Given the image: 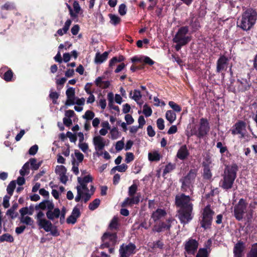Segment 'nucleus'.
Returning <instances> with one entry per match:
<instances>
[{
  "instance_id": "c85d7f7f",
  "label": "nucleus",
  "mask_w": 257,
  "mask_h": 257,
  "mask_svg": "<svg viewBox=\"0 0 257 257\" xmlns=\"http://www.w3.org/2000/svg\"><path fill=\"white\" fill-rule=\"evenodd\" d=\"M246 257H257V243L251 245L250 249L246 253Z\"/></svg>"
},
{
  "instance_id": "6e6552de",
  "label": "nucleus",
  "mask_w": 257,
  "mask_h": 257,
  "mask_svg": "<svg viewBox=\"0 0 257 257\" xmlns=\"http://www.w3.org/2000/svg\"><path fill=\"white\" fill-rule=\"evenodd\" d=\"M214 213V211L211 209L209 205H207L204 208L201 221V227L205 229L210 228Z\"/></svg>"
},
{
  "instance_id": "a18cd8bd",
  "label": "nucleus",
  "mask_w": 257,
  "mask_h": 257,
  "mask_svg": "<svg viewBox=\"0 0 257 257\" xmlns=\"http://www.w3.org/2000/svg\"><path fill=\"white\" fill-rule=\"evenodd\" d=\"M208 252L206 248H200L198 250L196 257H207Z\"/></svg>"
},
{
  "instance_id": "c756f323",
  "label": "nucleus",
  "mask_w": 257,
  "mask_h": 257,
  "mask_svg": "<svg viewBox=\"0 0 257 257\" xmlns=\"http://www.w3.org/2000/svg\"><path fill=\"white\" fill-rule=\"evenodd\" d=\"M174 221L175 220L172 218H169L168 219L166 220V222H163L162 223V231L165 230H169Z\"/></svg>"
},
{
  "instance_id": "39448f33",
  "label": "nucleus",
  "mask_w": 257,
  "mask_h": 257,
  "mask_svg": "<svg viewBox=\"0 0 257 257\" xmlns=\"http://www.w3.org/2000/svg\"><path fill=\"white\" fill-rule=\"evenodd\" d=\"M191 39L192 37L189 34L188 27L179 28L173 39L174 43H176L174 46L176 50L179 51L183 46L188 44Z\"/></svg>"
},
{
  "instance_id": "f3484780",
  "label": "nucleus",
  "mask_w": 257,
  "mask_h": 257,
  "mask_svg": "<svg viewBox=\"0 0 257 257\" xmlns=\"http://www.w3.org/2000/svg\"><path fill=\"white\" fill-rule=\"evenodd\" d=\"M245 248V243L240 240L238 241L233 248L234 257H242Z\"/></svg>"
},
{
  "instance_id": "338daca9",
  "label": "nucleus",
  "mask_w": 257,
  "mask_h": 257,
  "mask_svg": "<svg viewBox=\"0 0 257 257\" xmlns=\"http://www.w3.org/2000/svg\"><path fill=\"white\" fill-rule=\"evenodd\" d=\"M66 136L69 138L70 141L71 142L75 143L77 140L76 136L75 135L73 134L72 133L68 132L67 133Z\"/></svg>"
},
{
  "instance_id": "9d476101",
  "label": "nucleus",
  "mask_w": 257,
  "mask_h": 257,
  "mask_svg": "<svg viewBox=\"0 0 257 257\" xmlns=\"http://www.w3.org/2000/svg\"><path fill=\"white\" fill-rule=\"evenodd\" d=\"M116 234L115 232L106 231L102 237L103 243L101 245V247H107L114 245L116 242Z\"/></svg>"
},
{
  "instance_id": "79ce46f5",
  "label": "nucleus",
  "mask_w": 257,
  "mask_h": 257,
  "mask_svg": "<svg viewBox=\"0 0 257 257\" xmlns=\"http://www.w3.org/2000/svg\"><path fill=\"white\" fill-rule=\"evenodd\" d=\"M66 117L63 118V123L66 126H70L72 122L71 117L73 116L74 113H66Z\"/></svg>"
},
{
  "instance_id": "1a4fd4ad",
  "label": "nucleus",
  "mask_w": 257,
  "mask_h": 257,
  "mask_svg": "<svg viewBox=\"0 0 257 257\" xmlns=\"http://www.w3.org/2000/svg\"><path fill=\"white\" fill-rule=\"evenodd\" d=\"M176 204L180 209H193V204L191 202V199L189 196L182 194L176 197Z\"/></svg>"
},
{
  "instance_id": "f704fd0d",
  "label": "nucleus",
  "mask_w": 257,
  "mask_h": 257,
  "mask_svg": "<svg viewBox=\"0 0 257 257\" xmlns=\"http://www.w3.org/2000/svg\"><path fill=\"white\" fill-rule=\"evenodd\" d=\"M30 166H29V163L28 162H26L24 166H23L22 168L20 171V173L21 175V176H24L26 175H28L30 172Z\"/></svg>"
},
{
  "instance_id": "473e14b6",
  "label": "nucleus",
  "mask_w": 257,
  "mask_h": 257,
  "mask_svg": "<svg viewBox=\"0 0 257 257\" xmlns=\"http://www.w3.org/2000/svg\"><path fill=\"white\" fill-rule=\"evenodd\" d=\"M68 100L72 101L75 96V89L72 87H69L66 91Z\"/></svg>"
},
{
  "instance_id": "052dcab7",
  "label": "nucleus",
  "mask_w": 257,
  "mask_h": 257,
  "mask_svg": "<svg viewBox=\"0 0 257 257\" xmlns=\"http://www.w3.org/2000/svg\"><path fill=\"white\" fill-rule=\"evenodd\" d=\"M126 6L124 4H121L118 9V12L121 16H123L126 14Z\"/></svg>"
},
{
  "instance_id": "20e7f679",
  "label": "nucleus",
  "mask_w": 257,
  "mask_h": 257,
  "mask_svg": "<svg viewBox=\"0 0 257 257\" xmlns=\"http://www.w3.org/2000/svg\"><path fill=\"white\" fill-rule=\"evenodd\" d=\"M237 171L238 167L235 164L225 167L222 174L223 178L220 182V185L223 189L228 190L232 187Z\"/></svg>"
},
{
  "instance_id": "e433bc0d",
  "label": "nucleus",
  "mask_w": 257,
  "mask_h": 257,
  "mask_svg": "<svg viewBox=\"0 0 257 257\" xmlns=\"http://www.w3.org/2000/svg\"><path fill=\"white\" fill-rule=\"evenodd\" d=\"M100 201L99 199H94L91 202L88 206V208L90 210H94L96 209L100 204Z\"/></svg>"
},
{
  "instance_id": "0eeeda50",
  "label": "nucleus",
  "mask_w": 257,
  "mask_h": 257,
  "mask_svg": "<svg viewBox=\"0 0 257 257\" xmlns=\"http://www.w3.org/2000/svg\"><path fill=\"white\" fill-rule=\"evenodd\" d=\"M210 130V126L207 119L202 118L199 122V127L198 131L191 130L187 135L188 136L196 135L198 138H201L206 136Z\"/></svg>"
},
{
  "instance_id": "f03ea898",
  "label": "nucleus",
  "mask_w": 257,
  "mask_h": 257,
  "mask_svg": "<svg viewBox=\"0 0 257 257\" xmlns=\"http://www.w3.org/2000/svg\"><path fill=\"white\" fill-rule=\"evenodd\" d=\"M92 180L93 178L90 175L77 178L78 184L76 186L77 195L75 197V201L76 202L81 200L84 203H86L90 200L95 191L94 186L90 183Z\"/></svg>"
},
{
  "instance_id": "e2e57ef3",
  "label": "nucleus",
  "mask_w": 257,
  "mask_h": 257,
  "mask_svg": "<svg viewBox=\"0 0 257 257\" xmlns=\"http://www.w3.org/2000/svg\"><path fill=\"white\" fill-rule=\"evenodd\" d=\"M216 147L217 148L219 149V151L221 154L224 153L225 152L227 151L226 147L223 146V145L221 142H218L217 143Z\"/></svg>"
},
{
  "instance_id": "a19ab883",
  "label": "nucleus",
  "mask_w": 257,
  "mask_h": 257,
  "mask_svg": "<svg viewBox=\"0 0 257 257\" xmlns=\"http://www.w3.org/2000/svg\"><path fill=\"white\" fill-rule=\"evenodd\" d=\"M138 190V186L136 184H133L128 188V195L129 196H135V194Z\"/></svg>"
},
{
  "instance_id": "774afa93",
  "label": "nucleus",
  "mask_w": 257,
  "mask_h": 257,
  "mask_svg": "<svg viewBox=\"0 0 257 257\" xmlns=\"http://www.w3.org/2000/svg\"><path fill=\"white\" fill-rule=\"evenodd\" d=\"M173 168L174 167L172 165H171V164H168L166 166L164 170L163 175H165V174L170 172L173 169Z\"/></svg>"
},
{
  "instance_id": "7c9ffc66",
  "label": "nucleus",
  "mask_w": 257,
  "mask_h": 257,
  "mask_svg": "<svg viewBox=\"0 0 257 257\" xmlns=\"http://www.w3.org/2000/svg\"><path fill=\"white\" fill-rule=\"evenodd\" d=\"M14 239L12 235L9 233H5L0 236V242H3L7 241L8 242H13Z\"/></svg>"
},
{
  "instance_id": "58836bf2",
  "label": "nucleus",
  "mask_w": 257,
  "mask_h": 257,
  "mask_svg": "<svg viewBox=\"0 0 257 257\" xmlns=\"http://www.w3.org/2000/svg\"><path fill=\"white\" fill-rule=\"evenodd\" d=\"M20 213L21 216H26L27 214L32 215L33 213L31 209H29L28 207H23L20 210Z\"/></svg>"
},
{
  "instance_id": "4d7b16f0",
  "label": "nucleus",
  "mask_w": 257,
  "mask_h": 257,
  "mask_svg": "<svg viewBox=\"0 0 257 257\" xmlns=\"http://www.w3.org/2000/svg\"><path fill=\"white\" fill-rule=\"evenodd\" d=\"M72 216L77 219L80 215V212L79 209L77 208V206L75 207L72 212L71 214Z\"/></svg>"
},
{
  "instance_id": "ddd939ff",
  "label": "nucleus",
  "mask_w": 257,
  "mask_h": 257,
  "mask_svg": "<svg viewBox=\"0 0 257 257\" xmlns=\"http://www.w3.org/2000/svg\"><path fill=\"white\" fill-rule=\"evenodd\" d=\"M198 246V242L194 239L190 238L184 243L185 253L194 254Z\"/></svg>"
},
{
  "instance_id": "4c0bfd02",
  "label": "nucleus",
  "mask_w": 257,
  "mask_h": 257,
  "mask_svg": "<svg viewBox=\"0 0 257 257\" xmlns=\"http://www.w3.org/2000/svg\"><path fill=\"white\" fill-rule=\"evenodd\" d=\"M16 187V182L15 181H11L7 187V191L9 195L12 196L14 190Z\"/></svg>"
},
{
  "instance_id": "2f4dec72",
  "label": "nucleus",
  "mask_w": 257,
  "mask_h": 257,
  "mask_svg": "<svg viewBox=\"0 0 257 257\" xmlns=\"http://www.w3.org/2000/svg\"><path fill=\"white\" fill-rule=\"evenodd\" d=\"M152 218L155 222H156L157 224H160L161 219V210L160 209H158L153 213Z\"/></svg>"
},
{
  "instance_id": "393cba45",
  "label": "nucleus",
  "mask_w": 257,
  "mask_h": 257,
  "mask_svg": "<svg viewBox=\"0 0 257 257\" xmlns=\"http://www.w3.org/2000/svg\"><path fill=\"white\" fill-rule=\"evenodd\" d=\"M71 23L72 21L71 20H67L65 23L64 27L62 29L58 30L57 34L59 36H63L64 34H66L68 31Z\"/></svg>"
},
{
  "instance_id": "aec40b11",
  "label": "nucleus",
  "mask_w": 257,
  "mask_h": 257,
  "mask_svg": "<svg viewBox=\"0 0 257 257\" xmlns=\"http://www.w3.org/2000/svg\"><path fill=\"white\" fill-rule=\"evenodd\" d=\"M130 197L126 198L122 203V207L127 206H132L135 204H138L140 201L139 196H130Z\"/></svg>"
},
{
  "instance_id": "c03bdc74",
  "label": "nucleus",
  "mask_w": 257,
  "mask_h": 257,
  "mask_svg": "<svg viewBox=\"0 0 257 257\" xmlns=\"http://www.w3.org/2000/svg\"><path fill=\"white\" fill-rule=\"evenodd\" d=\"M118 219L117 217H114L111 221L109 224L110 229H115L117 228L118 226Z\"/></svg>"
},
{
  "instance_id": "9b49d317",
  "label": "nucleus",
  "mask_w": 257,
  "mask_h": 257,
  "mask_svg": "<svg viewBox=\"0 0 257 257\" xmlns=\"http://www.w3.org/2000/svg\"><path fill=\"white\" fill-rule=\"evenodd\" d=\"M197 174L196 169L191 170L188 174L181 179L182 187L184 190H186L190 188V186L193 183L194 179Z\"/></svg>"
},
{
  "instance_id": "ea45409f",
  "label": "nucleus",
  "mask_w": 257,
  "mask_h": 257,
  "mask_svg": "<svg viewBox=\"0 0 257 257\" xmlns=\"http://www.w3.org/2000/svg\"><path fill=\"white\" fill-rule=\"evenodd\" d=\"M13 76V73L12 70L9 69L5 72L3 78L6 81H10L12 80Z\"/></svg>"
},
{
  "instance_id": "412c9836",
  "label": "nucleus",
  "mask_w": 257,
  "mask_h": 257,
  "mask_svg": "<svg viewBox=\"0 0 257 257\" xmlns=\"http://www.w3.org/2000/svg\"><path fill=\"white\" fill-rule=\"evenodd\" d=\"M189 153L186 145L182 146L178 151L177 157L180 160H184L189 156Z\"/></svg>"
},
{
  "instance_id": "b1692460",
  "label": "nucleus",
  "mask_w": 257,
  "mask_h": 257,
  "mask_svg": "<svg viewBox=\"0 0 257 257\" xmlns=\"http://www.w3.org/2000/svg\"><path fill=\"white\" fill-rule=\"evenodd\" d=\"M108 52H104L101 54L99 53L96 54L95 57V62L97 64H101L105 61L108 57Z\"/></svg>"
},
{
  "instance_id": "3c124183",
  "label": "nucleus",
  "mask_w": 257,
  "mask_h": 257,
  "mask_svg": "<svg viewBox=\"0 0 257 257\" xmlns=\"http://www.w3.org/2000/svg\"><path fill=\"white\" fill-rule=\"evenodd\" d=\"M74 154L78 163L82 162L84 159L83 155L77 150L75 151Z\"/></svg>"
},
{
  "instance_id": "a878e982",
  "label": "nucleus",
  "mask_w": 257,
  "mask_h": 257,
  "mask_svg": "<svg viewBox=\"0 0 257 257\" xmlns=\"http://www.w3.org/2000/svg\"><path fill=\"white\" fill-rule=\"evenodd\" d=\"M27 162L29 166L31 165V169L33 170H37L42 164V161L38 162L35 158H31Z\"/></svg>"
},
{
  "instance_id": "37998d69",
  "label": "nucleus",
  "mask_w": 257,
  "mask_h": 257,
  "mask_svg": "<svg viewBox=\"0 0 257 257\" xmlns=\"http://www.w3.org/2000/svg\"><path fill=\"white\" fill-rule=\"evenodd\" d=\"M203 176L204 178L207 179H209L212 177V174L208 166H205L203 170Z\"/></svg>"
},
{
  "instance_id": "f8f14e48",
  "label": "nucleus",
  "mask_w": 257,
  "mask_h": 257,
  "mask_svg": "<svg viewBox=\"0 0 257 257\" xmlns=\"http://www.w3.org/2000/svg\"><path fill=\"white\" fill-rule=\"evenodd\" d=\"M136 248V245L132 243L127 245L123 244L119 250L120 257H129L135 252Z\"/></svg>"
},
{
  "instance_id": "2eb2a0df",
  "label": "nucleus",
  "mask_w": 257,
  "mask_h": 257,
  "mask_svg": "<svg viewBox=\"0 0 257 257\" xmlns=\"http://www.w3.org/2000/svg\"><path fill=\"white\" fill-rule=\"evenodd\" d=\"M192 210L189 209H180L179 211L178 217L181 222L183 223H187L192 218Z\"/></svg>"
},
{
  "instance_id": "f257e3e1",
  "label": "nucleus",
  "mask_w": 257,
  "mask_h": 257,
  "mask_svg": "<svg viewBox=\"0 0 257 257\" xmlns=\"http://www.w3.org/2000/svg\"><path fill=\"white\" fill-rule=\"evenodd\" d=\"M48 218L45 217L44 213L39 211L35 216L36 222L40 229H43L46 232H50L53 236H58L60 232L57 227L53 225L50 220L53 221L60 218L61 224L64 223L66 214V209L63 207L61 210L58 208H54L48 210L46 213Z\"/></svg>"
},
{
  "instance_id": "603ef678",
  "label": "nucleus",
  "mask_w": 257,
  "mask_h": 257,
  "mask_svg": "<svg viewBox=\"0 0 257 257\" xmlns=\"http://www.w3.org/2000/svg\"><path fill=\"white\" fill-rule=\"evenodd\" d=\"M78 147L81 149V150L84 153H86L88 150V145L86 143H79L78 144Z\"/></svg>"
},
{
  "instance_id": "4468645a",
  "label": "nucleus",
  "mask_w": 257,
  "mask_h": 257,
  "mask_svg": "<svg viewBox=\"0 0 257 257\" xmlns=\"http://www.w3.org/2000/svg\"><path fill=\"white\" fill-rule=\"evenodd\" d=\"M93 143L95 147V150L96 151V154L98 156L101 155V153L98 152L103 150L106 144L105 140L100 136H96L93 138Z\"/></svg>"
},
{
  "instance_id": "69168bd1",
  "label": "nucleus",
  "mask_w": 257,
  "mask_h": 257,
  "mask_svg": "<svg viewBox=\"0 0 257 257\" xmlns=\"http://www.w3.org/2000/svg\"><path fill=\"white\" fill-rule=\"evenodd\" d=\"M166 118L170 122H172L176 119V113H166Z\"/></svg>"
},
{
  "instance_id": "09e8293b",
  "label": "nucleus",
  "mask_w": 257,
  "mask_h": 257,
  "mask_svg": "<svg viewBox=\"0 0 257 257\" xmlns=\"http://www.w3.org/2000/svg\"><path fill=\"white\" fill-rule=\"evenodd\" d=\"M169 104L174 111L176 112H180L181 111V107L174 102L170 101Z\"/></svg>"
},
{
  "instance_id": "6e6d98bb",
  "label": "nucleus",
  "mask_w": 257,
  "mask_h": 257,
  "mask_svg": "<svg viewBox=\"0 0 257 257\" xmlns=\"http://www.w3.org/2000/svg\"><path fill=\"white\" fill-rule=\"evenodd\" d=\"M118 131L116 128H113L110 131L111 137L112 139H116L118 137Z\"/></svg>"
},
{
  "instance_id": "cd10ccee",
  "label": "nucleus",
  "mask_w": 257,
  "mask_h": 257,
  "mask_svg": "<svg viewBox=\"0 0 257 257\" xmlns=\"http://www.w3.org/2000/svg\"><path fill=\"white\" fill-rule=\"evenodd\" d=\"M20 220L21 223L34 227V221L31 217L28 216H21Z\"/></svg>"
},
{
  "instance_id": "a211bd4d",
  "label": "nucleus",
  "mask_w": 257,
  "mask_h": 257,
  "mask_svg": "<svg viewBox=\"0 0 257 257\" xmlns=\"http://www.w3.org/2000/svg\"><path fill=\"white\" fill-rule=\"evenodd\" d=\"M245 131V123L243 121H239L235 124V128L231 131L233 135L239 134L241 138L244 137Z\"/></svg>"
},
{
  "instance_id": "72a5a7b5",
  "label": "nucleus",
  "mask_w": 257,
  "mask_h": 257,
  "mask_svg": "<svg viewBox=\"0 0 257 257\" xmlns=\"http://www.w3.org/2000/svg\"><path fill=\"white\" fill-rule=\"evenodd\" d=\"M127 169V166L126 164H122L113 167L111 170V173H113L116 170L120 172H124Z\"/></svg>"
},
{
  "instance_id": "c9c22d12",
  "label": "nucleus",
  "mask_w": 257,
  "mask_h": 257,
  "mask_svg": "<svg viewBox=\"0 0 257 257\" xmlns=\"http://www.w3.org/2000/svg\"><path fill=\"white\" fill-rule=\"evenodd\" d=\"M109 17L110 20V23L113 25H117L120 21V18L116 15L109 14Z\"/></svg>"
},
{
  "instance_id": "0e129e2a",
  "label": "nucleus",
  "mask_w": 257,
  "mask_h": 257,
  "mask_svg": "<svg viewBox=\"0 0 257 257\" xmlns=\"http://www.w3.org/2000/svg\"><path fill=\"white\" fill-rule=\"evenodd\" d=\"M124 147V143L121 141H118L115 145V150L117 151H120L122 150Z\"/></svg>"
},
{
  "instance_id": "de8ad7c7",
  "label": "nucleus",
  "mask_w": 257,
  "mask_h": 257,
  "mask_svg": "<svg viewBox=\"0 0 257 257\" xmlns=\"http://www.w3.org/2000/svg\"><path fill=\"white\" fill-rule=\"evenodd\" d=\"M72 171L75 175H78L79 174V169H78V166L79 164L78 163L76 162V161L73 159L72 162Z\"/></svg>"
},
{
  "instance_id": "49530a36",
  "label": "nucleus",
  "mask_w": 257,
  "mask_h": 257,
  "mask_svg": "<svg viewBox=\"0 0 257 257\" xmlns=\"http://www.w3.org/2000/svg\"><path fill=\"white\" fill-rule=\"evenodd\" d=\"M73 7L74 11V13L76 14V18L78 16V14H79L81 10V7L77 1H74L73 4Z\"/></svg>"
},
{
  "instance_id": "680f3d73",
  "label": "nucleus",
  "mask_w": 257,
  "mask_h": 257,
  "mask_svg": "<svg viewBox=\"0 0 257 257\" xmlns=\"http://www.w3.org/2000/svg\"><path fill=\"white\" fill-rule=\"evenodd\" d=\"M134 159V156L132 153H127L126 154L125 162L127 163H129Z\"/></svg>"
},
{
  "instance_id": "864d4df0",
  "label": "nucleus",
  "mask_w": 257,
  "mask_h": 257,
  "mask_svg": "<svg viewBox=\"0 0 257 257\" xmlns=\"http://www.w3.org/2000/svg\"><path fill=\"white\" fill-rule=\"evenodd\" d=\"M142 62L150 65H153L154 63L150 58L146 56H142Z\"/></svg>"
},
{
  "instance_id": "5fc2aeb1",
  "label": "nucleus",
  "mask_w": 257,
  "mask_h": 257,
  "mask_svg": "<svg viewBox=\"0 0 257 257\" xmlns=\"http://www.w3.org/2000/svg\"><path fill=\"white\" fill-rule=\"evenodd\" d=\"M11 197V196H10V195H6L4 197L3 204L4 207L5 208H8L10 206L9 200H10Z\"/></svg>"
},
{
  "instance_id": "7ed1b4c3",
  "label": "nucleus",
  "mask_w": 257,
  "mask_h": 257,
  "mask_svg": "<svg viewBox=\"0 0 257 257\" xmlns=\"http://www.w3.org/2000/svg\"><path fill=\"white\" fill-rule=\"evenodd\" d=\"M253 210L248 205L246 201L241 198L234 207V215L235 218L240 221L243 219L249 221L252 218Z\"/></svg>"
},
{
  "instance_id": "dca6fc26",
  "label": "nucleus",
  "mask_w": 257,
  "mask_h": 257,
  "mask_svg": "<svg viewBox=\"0 0 257 257\" xmlns=\"http://www.w3.org/2000/svg\"><path fill=\"white\" fill-rule=\"evenodd\" d=\"M228 60V58L226 56L224 55L221 56L216 63V72L219 73L223 70H226L227 67Z\"/></svg>"
},
{
  "instance_id": "bb28decb",
  "label": "nucleus",
  "mask_w": 257,
  "mask_h": 257,
  "mask_svg": "<svg viewBox=\"0 0 257 257\" xmlns=\"http://www.w3.org/2000/svg\"><path fill=\"white\" fill-rule=\"evenodd\" d=\"M148 159L151 162H157L160 159L159 151H153L148 154Z\"/></svg>"
},
{
  "instance_id": "4be33fe9",
  "label": "nucleus",
  "mask_w": 257,
  "mask_h": 257,
  "mask_svg": "<svg viewBox=\"0 0 257 257\" xmlns=\"http://www.w3.org/2000/svg\"><path fill=\"white\" fill-rule=\"evenodd\" d=\"M130 97L133 100H134L136 102H137L139 105L141 104V98L142 95L141 94V92L137 89L134 90V91L131 90L130 92Z\"/></svg>"
},
{
  "instance_id": "8fccbe9b",
  "label": "nucleus",
  "mask_w": 257,
  "mask_h": 257,
  "mask_svg": "<svg viewBox=\"0 0 257 257\" xmlns=\"http://www.w3.org/2000/svg\"><path fill=\"white\" fill-rule=\"evenodd\" d=\"M55 171L57 174L60 175L64 174L66 173V169L65 167L62 165L57 166L56 168Z\"/></svg>"
},
{
  "instance_id": "5701e85b",
  "label": "nucleus",
  "mask_w": 257,
  "mask_h": 257,
  "mask_svg": "<svg viewBox=\"0 0 257 257\" xmlns=\"http://www.w3.org/2000/svg\"><path fill=\"white\" fill-rule=\"evenodd\" d=\"M238 89L240 91H245L249 89L250 85L246 79H241L238 81Z\"/></svg>"
},
{
  "instance_id": "6ab92c4d",
  "label": "nucleus",
  "mask_w": 257,
  "mask_h": 257,
  "mask_svg": "<svg viewBox=\"0 0 257 257\" xmlns=\"http://www.w3.org/2000/svg\"><path fill=\"white\" fill-rule=\"evenodd\" d=\"M54 207V204L52 201L46 200L41 202L38 205H36L35 209L36 210L39 209L45 210L47 209L49 210V209H53Z\"/></svg>"
},
{
  "instance_id": "bf43d9fd",
  "label": "nucleus",
  "mask_w": 257,
  "mask_h": 257,
  "mask_svg": "<svg viewBox=\"0 0 257 257\" xmlns=\"http://www.w3.org/2000/svg\"><path fill=\"white\" fill-rule=\"evenodd\" d=\"M38 150V147L37 145H35L33 146L30 148L29 151V154L31 155H35Z\"/></svg>"
},
{
  "instance_id": "13d9d810",
  "label": "nucleus",
  "mask_w": 257,
  "mask_h": 257,
  "mask_svg": "<svg viewBox=\"0 0 257 257\" xmlns=\"http://www.w3.org/2000/svg\"><path fill=\"white\" fill-rule=\"evenodd\" d=\"M124 118L127 124H131L134 122V119L132 116L128 113L125 115Z\"/></svg>"
},
{
  "instance_id": "423d86ee",
  "label": "nucleus",
  "mask_w": 257,
  "mask_h": 257,
  "mask_svg": "<svg viewBox=\"0 0 257 257\" xmlns=\"http://www.w3.org/2000/svg\"><path fill=\"white\" fill-rule=\"evenodd\" d=\"M256 18L257 13L256 11L252 9H248L242 14L238 26L243 30L247 31L254 25Z\"/></svg>"
}]
</instances>
